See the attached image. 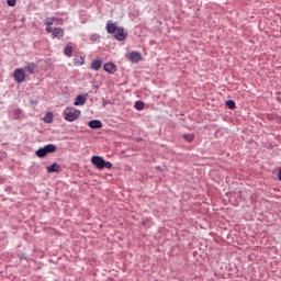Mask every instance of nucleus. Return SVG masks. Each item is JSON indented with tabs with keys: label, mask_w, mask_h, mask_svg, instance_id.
Wrapping results in <instances>:
<instances>
[{
	"label": "nucleus",
	"mask_w": 281,
	"mask_h": 281,
	"mask_svg": "<svg viewBox=\"0 0 281 281\" xmlns=\"http://www.w3.org/2000/svg\"><path fill=\"white\" fill-rule=\"evenodd\" d=\"M106 31L108 34H113L116 41H124L126 38L124 29L115 25V23H112L111 21L106 22Z\"/></svg>",
	"instance_id": "obj_1"
},
{
	"label": "nucleus",
	"mask_w": 281,
	"mask_h": 281,
	"mask_svg": "<svg viewBox=\"0 0 281 281\" xmlns=\"http://www.w3.org/2000/svg\"><path fill=\"white\" fill-rule=\"evenodd\" d=\"M91 164L95 166L98 170H104V168L111 170L113 168V164H111V161H105L101 156H92Z\"/></svg>",
	"instance_id": "obj_2"
},
{
	"label": "nucleus",
	"mask_w": 281,
	"mask_h": 281,
	"mask_svg": "<svg viewBox=\"0 0 281 281\" xmlns=\"http://www.w3.org/2000/svg\"><path fill=\"white\" fill-rule=\"evenodd\" d=\"M80 110L75 109V108H67L64 111V120H66V122H76V120H78V117H80Z\"/></svg>",
	"instance_id": "obj_3"
},
{
	"label": "nucleus",
	"mask_w": 281,
	"mask_h": 281,
	"mask_svg": "<svg viewBox=\"0 0 281 281\" xmlns=\"http://www.w3.org/2000/svg\"><path fill=\"white\" fill-rule=\"evenodd\" d=\"M13 79L19 85H21V82H25V71L22 68L15 69L13 72Z\"/></svg>",
	"instance_id": "obj_4"
},
{
	"label": "nucleus",
	"mask_w": 281,
	"mask_h": 281,
	"mask_svg": "<svg viewBox=\"0 0 281 281\" xmlns=\"http://www.w3.org/2000/svg\"><path fill=\"white\" fill-rule=\"evenodd\" d=\"M125 58H127V60H130L131 63H139V60H142V53L139 52L127 53L125 55Z\"/></svg>",
	"instance_id": "obj_5"
},
{
	"label": "nucleus",
	"mask_w": 281,
	"mask_h": 281,
	"mask_svg": "<svg viewBox=\"0 0 281 281\" xmlns=\"http://www.w3.org/2000/svg\"><path fill=\"white\" fill-rule=\"evenodd\" d=\"M54 23L55 25H63V19L52 16V18L45 19L44 21V25H54Z\"/></svg>",
	"instance_id": "obj_6"
},
{
	"label": "nucleus",
	"mask_w": 281,
	"mask_h": 281,
	"mask_svg": "<svg viewBox=\"0 0 281 281\" xmlns=\"http://www.w3.org/2000/svg\"><path fill=\"white\" fill-rule=\"evenodd\" d=\"M101 67H102V59L97 58L91 61L90 68L92 69V71H100Z\"/></svg>",
	"instance_id": "obj_7"
},
{
	"label": "nucleus",
	"mask_w": 281,
	"mask_h": 281,
	"mask_svg": "<svg viewBox=\"0 0 281 281\" xmlns=\"http://www.w3.org/2000/svg\"><path fill=\"white\" fill-rule=\"evenodd\" d=\"M103 69L108 74H115V71H117V66H115V64L113 63H108V64H104Z\"/></svg>",
	"instance_id": "obj_8"
},
{
	"label": "nucleus",
	"mask_w": 281,
	"mask_h": 281,
	"mask_svg": "<svg viewBox=\"0 0 281 281\" xmlns=\"http://www.w3.org/2000/svg\"><path fill=\"white\" fill-rule=\"evenodd\" d=\"M52 36L53 38H63L65 36V30L63 27H55Z\"/></svg>",
	"instance_id": "obj_9"
},
{
	"label": "nucleus",
	"mask_w": 281,
	"mask_h": 281,
	"mask_svg": "<svg viewBox=\"0 0 281 281\" xmlns=\"http://www.w3.org/2000/svg\"><path fill=\"white\" fill-rule=\"evenodd\" d=\"M85 102H87V94L86 95L79 94L76 97V101H75L74 105L82 106V104H85Z\"/></svg>",
	"instance_id": "obj_10"
},
{
	"label": "nucleus",
	"mask_w": 281,
	"mask_h": 281,
	"mask_svg": "<svg viewBox=\"0 0 281 281\" xmlns=\"http://www.w3.org/2000/svg\"><path fill=\"white\" fill-rule=\"evenodd\" d=\"M88 126L90 128H102V121H98V120L89 121Z\"/></svg>",
	"instance_id": "obj_11"
},
{
	"label": "nucleus",
	"mask_w": 281,
	"mask_h": 281,
	"mask_svg": "<svg viewBox=\"0 0 281 281\" xmlns=\"http://www.w3.org/2000/svg\"><path fill=\"white\" fill-rule=\"evenodd\" d=\"M47 172H60V165L57 162L46 167Z\"/></svg>",
	"instance_id": "obj_12"
},
{
	"label": "nucleus",
	"mask_w": 281,
	"mask_h": 281,
	"mask_svg": "<svg viewBox=\"0 0 281 281\" xmlns=\"http://www.w3.org/2000/svg\"><path fill=\"white\" fill-rule=\"evenodd\" d=\"M44 150H46L47 155H49V153H56V145H53V144L45 145Z\"/></svg>",
	"instance_id": "obj_13"
},
{
	"label": "nucleus",
	"mask_w": 281,
	"mask_h": 281,
	"mask_svg": "<svg viewBox=\"0 0 281 281\" xmlns=\"http://www.w3.org/2000/svg\"><path fill=\"white\" fill-rule=\"evenodd\" d=\"M44 122L46 124H52L54 122V114L52 112H48L45 116H44Z\"/></svg>",
	"instance_id": "obj_14"
},
{
	"label": "nucleus",
	"mask_w": 281,
	"mask_h": 281,
	"mask_svg": "<svg viewBox=\"0 0 281 281\" xmlns=\"http://www.w3.org/2000/svg\"><path fill=\"white\" fill-rule=\"evenodd\" d=\"M64 54L65 56H67L68 58H71L72 54H74V47L71 46H66L64 49Z\"/></svg>",
	"instance_id": "obj_15"
},
{
	"label": "nucleus",
	"mask_w": 281,
	"mask_h": 281,
	"mask_svg": "<svg viewBox=\"0 0 281 281\" xmlns=\"http://www.w3.org/2000/svg\"><path fill=\"white\" fill-rule=\"evenodd\" d=\"M134 106H135L136 111H144V102L143 101H136Z\"/></svg>",
	"instance_id": "obj_16"
},
{
	"label": "nucleus",
	"mask_w": 281,
	"mask_h": 281,
	"mask_svg": "<svg viewBox=\"0 0 281 281\" xmlns=\"http://www.w3.org/2000/svg\"><path fill=\"white\" fill-rule=\"evenodd\" d=\"M35 155H37L38 157H45L47 155V151L45 150L44 147H42L36 150Z\"/></svg>",
	"instance_id": "obj_17"
},
{
	"label": "nucleus",
	"mask_w": 281,
	"mask_h": 281,
	"mask_svg": "<svg viewBox=\"0 0 281 281\" xmlns=\"http://www.w3.org/2000/svg\"><path fill=\"white\" fill-rule=\"evenodd\" d=\"M34 69H36V65H34V64H29L25 67V71H29V74H34Z\"/></svg>",
	"instance_id": "obj_18"
},
{
	"label": "nucleus",
	"mask_w": 281,
	"mask_h": 281,
	"mask_svg": "<svg viewBox=\"0 0 281 281\" xmlns=\"http://www.w3.org/2000/svg\"><path fill=\"white\" fill-rule=\"evenodd\" d=\"M183 139H186V142H194V134H184Z\"/></svg>",
	"instance_id": "obj_19"
},
{
	"label": "nucleus",
	"mask_w": 281,
	"mask_h": 281,
	"mask_svg": "<svg viewBox=\"0 0 281 281\" xmlns=\"http://www.w3.org/2000/svg\"><path fill=\"white\" fill-rule=\"evenodd\" d=\"M226 105L228 109H236V102H234V100L226 101Z\"/></svg>",
	"instance_id": "obj_20"
},
{
	"label": "nucleus",
	"mask_w": 281,
	"mask_h": 281,
	"mask_svg": "<svg viewBox=\"0 0 281 281\" xmlns=\"http://www.w3.org/2000/svg\"><path fill=\"white\" fill-rule=\"evenodd\" d=\"M14 117L19 119L23 114V111L21 109L13 110Z\"/></svg>",
	"instance_id": "obj_21"
},
{
	"label": "nucleus",
	"mask_w": 281,
	"mask_h": 281,
	"mask_svg": "<svg viewBox=\"0 0 281 281\" xmlns=\"http://www.w3.org/2000/svg\"><path fill=\"white\" fill-rule=\"evenodd\" d=\"M8 5H10L11 8H14V5H16V0H7Z\"/></svg>",
	"instance_id": "obj_22"
},
{
	"label": "nucleus",
	"mask_w": 281,
	"mask_h": 281,
	"mask_svg": "<svg viewBox=\"0 0 281 281\" xmlns=\"http://www.w3.org/2000/svg\"><path fill=\"white\" fill-rule=\"evenodd\" d=\"M46 32H47L48 34H53L54 29L52 27V25H47V26H46Z\"/></svg>",
	"instance_id": "obj_23"
},
{
	"label": "nucleus",
	"mask_w": 281,
	"mask_h": 281,
	"mask_svg": "<svg viewBox=\"0 0 281 281\" xmlns=\"http://www.w3.org/2000/svg\"><path fill=\"white\" fill-rule=\"evenodd\" d=\"M279 181H281V168L279 169Z\"/></svg>",
	"instance_id": "obj_24"
},
{
	"label": "nucleus",
	"mask_w": 281,
	"mask_h": 281,
	"mask_svg": "<svg viewBox=\"0 0 281 281\" xmlns=\"http://www.w3.org/2000/svg\"><path fill=\"white\" fill-rule=\"evenodd\" d=\"M91 38H95V37L92 36Z\"/></svg>",
	"instance_id": "obj_25"
},
{
	"label": "nucleus",
	"mask_w": 281,
	"mask_h": 281,
	"mask_svg": "<svg viewBox=\"0 0 281 281\" xmlns=\"http://www.w3.org/2000/svg\"><path fill=\"white\" fill-rule=\"evenodd\" d=\"M91 38H95V37L92 36Z\"/></svg>",
	"instance_id": "obj_26"
}]
</instances>
